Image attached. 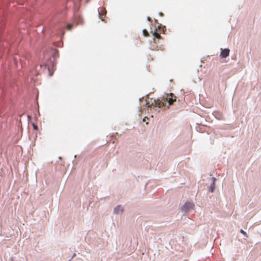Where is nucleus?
<instances>
[{"label":"nucleus","instance_id":"f257e3e1","mask_svg":"<svg viewBox=\"0 0 261 261\" xmlns=\"http://www.w3.org/2000/svg\"><path fill=\"white\" fill-rule=\"evenodd\" d=\"M175 100V98L169 97V95H167L166 98L163 97L162 100H153L151 103H150V102H147V105H148V107L154 106V108H161L165 107L167 102L169 106L171 105ZM151 101L152 100H151Z\"/></svg>","mask_w":261,"mask_h":261},{"label":"nucleus","instance_id":"f03ea898","mask_svg":"<svg viewBox=\"0 0 261 261\" xmlns=\"http://www.w3.org/2000/svg\"><path fill=\"white\" fill-rule=\"evenodd\" d=\"M229 49L228 48L221 49L220 56L222 58H225L227 57L229 55Z\"/></svg>","mask_w":261,"mask_h":261},{"label":"nucleus","instance_id":"7ed1b4c3","mask_svg":"<svg viewBox=\"0 0 261 261\" xmlns=\"http://www.w3.org/2000/svg\"><path fill=\"white\" fill-rule=\"evenodd\" d=\"M123 208L120 205L117 206L114 210V213L116 214H118L122 212Z\"/></svg>","mask_w":261,"mask_h":261},{"label":"nucleus","instance_id":"20e7f679","mask_svg":"<svg viewBox=\"0 0 261 261\" xmlns=\"http://www.w3.org/2000/svg\"><path fill=\"white\" fill-rule=\"evenodd\" d=\"M212 180L213 182L210 187V191L213 192L215 188V181L216 180V179L215 177H212Z\"/></svg>","mask_w":261,"mask_h":261},{"label":"nucleus","instance_id":"39448f33","mask_svg":"<svg viewBox=\"0 0 261 261\" xmlns=\"http://www.w3.org/2000/svg\"><path fill=\"white\" fill-rule=\"evenodd\" d=\"M184 207L186 210H188L189 208H193L194 207V204L191 202H186L184 204Z\"/></svg>","mask_w":261,"mask_h":261},{"label":"nucleus","instance_id":"423d86ee","mask_svg":"<svg viewBox=\"0 0 261 261\" xmlns=\"http://www.w3.org/2000/svg\"><path fill=\"white\" fill-rule=\"evenodd\" d=\"M75 22L76 24H79L83 23V19L81 16H77L76 17V20H75Z\"/></svg>","mask_w":261,"mask_h":261},{"label":"nucleus","instance_id":"0eeeda50","mask_svg":"<svg viewBox=\"0 0 261 261\" xmlns=\"http://www.w3.org/2000/svg\"><path fill=\"white\" fill-rule=\"evenodd\" d=\"M153 36L156 38H158V39H160L161 38V36L159 34V33L157 31V30H156L154 32H152Z\"/></svg>","mask_w":261,"mask_h":261},{"label":"nucleus","instance_id":"6e6552de","mask_svg":"<svg viewBox=\"0 0 261 261\" xmlns=\"http://www.w3.org/2000/svg\"><path fill=\"white\" fill-rule=\"evenodd\" d=\"M52 54L54 56V58L58 57L59 56L58 51L56 49L53 50Z\"/></svg>","mask_w":261,"mask_h":261},{"label":"nucleus","instance_id":"1a4fd4ad","mask_svg":"<svg viewBox=\"0 0 261 261\" xmlns=\"http://www.w3.org/2000/svg\"><path fill=\"white\" fill-rule=\"evenodd\" d=\"M164 29H165V27H159V29H158V31L157 30L158 32H159L160 33H164Z\"/></svg>","mask_w":261,"mask_h":261},{"label":"nucleus","instance_id":"9d476101","mask_svg":"<svg viewBox=\"0 0 261 261\" xmlns=\"http://www.w3.org/2000/svg\"><path fill=\"white\" fill-rule=\"evenodd\" d=\"M143 35L145 37L149 36V33L146 29H144L143 30Z\"/></svg>","mask_w":261,"mask_h":261},{"label":"nucleus","instance_id":"9b49d317","mask_svg":"<svg viewBox=\"0 0 261 261\" xmlns=\"http://www.w3.org/2000/svg\"><path fill=\"white\" fill-rule=\"evenodd\" d=\"M73 27L72 24H68L67 26V28L68 30H71Z\"/></svg>","mask_w":261,"mask_h":261},{"label":"nucleus","instance_id":"f8f14e48","mask_svg":"<svg viewBox=\"0 0 261 261\" xmlns=\"http://www.w3.org/2000/svg\"><path fill=\"white\" fill-rule=\"evenodd\" d=\"M100 13H102V14H106V10L105 9V8H102L101 9V11H100Z\"/></svg>","mask_w":261,"mask_h":261},{"label":"nucleus","instance_id":"ddd939ff","mask_svg":"<svg viewBox=\"0 0 261 261\" xmlns=\"http://www.w3.org/2000/svg\"><path fill=\"white\" fill-rule=\"evenodd\" d=\"M33 128L35 130H38L37 125H35L34 123L33 124Z\"/></svg>","mask_w":261,"mask_h":261},{"label":"nucleus","instance_id":"4468645a","mask_svg":"<svg viewBox=\"0 0 261 261\" xmlns=\"http://www.w3.org/2000/svg\"><path fill=\"white\" fill-rule=\"evenodd\" d=\"M240 232H241V233H242L243 234L245 235V236L247 234H246V232H245V231H244L243 229H241V230H240Z\"/></svg>","mask_w":261,"mask_h":261},{"label":"nucleus","instance_id":"2eb2a0df","mask_svg":"<svg viewBox=\"0 0 261 261\" xmlns=\"http://www.w3.org/2000/svg\"><path fill=\"white\" fill-rule=\"evenodd\" d=\"M40 67H43L44 68H46V65H41Z\"/></svg>","mask_w":261,"mask_h":261},{"label":"nucleus","instance_id":"dca6fc26","mask_svg":"<svg viewBox=\"0 0 261 261\" xmlns=\"http://www.w3.org/2000/svg\"><path fill=\"white\" fill-rule=\"evenodd\" d=\"M147 20L149 21H151V19L150 17H147Z\"/></svg>","mask_w":261,"mask_h":261},{"label":"nucleus","instance_id":"f3484780","mask_svg":"<svg viewBox=\"0 0 261 261\" xmlns=\"http://www.w3.org/2000/svg\"><path fill=\"white\" fill-rule=\"evenodd\" d=\"M160 15L161 16H163V13L162 12H160L159 13Z\"/></svg>","mask_w":261,"mask_h":261},{"label":"nucleus","instance_id":"a211bd4d","mask_svg":"<svg viewBox=\"0 0 261 261\" xmlns=\"http://www.w3.org/2000/svg\"><path fill=\"white\" fill-rule=\"evenodd\" d=\"M172 95H173V94H171L170 96H172Z\"/></svg>","mask_w":261,"mask_h":261}]
</instances>
